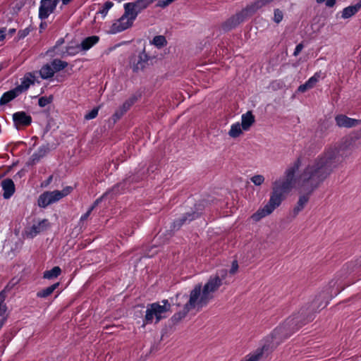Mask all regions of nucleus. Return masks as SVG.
<instances>
[{
  "instance_id": "obj_1",
  "label": "nucleus",
  "mask_w": 361,
  "mask_h": 361,
  "mask_svg": "<svg viewBox=\"0 0 361 361\" xmlns=\"http://www.w3.org/2000/svg\"><path fill=\"white\" fill-rule=\"evenodd\" d=\"M351 152V148L346 145L330 147L311 161L298 178L295 177V173L300 168V161L296 160L286 169L283 176L273 182L268 202L263 207L259 208L251 216V219L257 222L271 214L296 185L309 192L313 191Z\"/></svg>"
},
{
  "instance_id": "obj_2",
  "label": "nucleus",
  "mask_w": 361,
  "mask_h": 361,
  "mask_svg": "<svg viewBox=\"0 0 361 361\" xmlns=\"http://www.w3.org/2000/svg\"><path fill=\"white\" fill-rule=\"evenodd\" d=\"M351 152V148L346 145L330 147L311 161L298 178L295 177V173L300 168V161L296 160L286 169L283 176L273 182L268 202L263 207L259 208L251 216V219L257 222L271 214L296 185L309 192L313 191Z\"/></svg>"
},
{
  "instance_id": "obj_3",
  "label": "nucleus",
  "mask_w": 361,
  "mask_h": 361,
  "mask_svg": "<svg viewBox=\"0 0 361 361\" xmlns=\"http://www.w3.org/2000/svg\"><path fill=\"white\" fill-rule=\"evenodd\" d=\"M226 274V271H222L221 276L216 275L210 277L203 286L201 284L196 285L188 297L186 295L177 294L175 304L178 307H183V309L173 315L171 321L173 323L179 322L185 317L190 310H200L207 305L213 299L214 293L222 285V280Z\"/></svg>"
},
{
  "instance_id": "obj_4",
  "label": "nucleus",
  "mask_w": 361,
  "mask_h": 361,
  "mask_svg": "<svg viewBox=\"0 0 361 361\" xmlns=\"http://www.w3.org/2000/svg\"><path fill=\"white\" fill-rule=\"evenodd\" d=\"M171 302L168 300H163L160 302H153L148 305L142 326L145 324H157L161 319L166 318L171 312Z\"/></svg>"
},
{
  "instance_id": "obj_5",
  "label": "nucleus",
  "mask_w": 361,
  "mask_h": 361,
  "mask_svg": "<svg viewBox=\"0 0 361 361\" xmlns=\"http://www.w3.org/2000/svg\"><path fill=\"white\" fill-rule=\"evenodd\" d=\"M124 8L123 15L111 25L109 30L110 33L120 32L132 26L135 18V3H127L124 5Z\"/></svg>"
},
{
  "instance_id": "obj_6",
  "label": "nucleus",
  "mask_w": 361,
  "mask_h": 361,
  "mask_svg": "<svg viewBox=\"0 0 361 361\" xmlns=\"http://www.w3.org/2000/svg\"><path fill=\"white\" fill-rule=\"evenodd\" d=\"M34 80L35 76L31 73H27L23 78L20 85L3 94L0 99V106L7 104L23 92H25L31 85L34 84Z\"/></svg>"
},
{
  "instance_id": "obj_7",
  "label": "nucleus",
  "mask_w": 361,
  "mask_h": 361,
  "mask_svg": "<svg viewBox=\"0 0 361 361\" xmlns=\"http://www.w3.org/2000/svg\"><path fill=\"white\" fill-rule=\"evenodd\" d=\"M71 191V187H66L61 191L54 190L44 192L41 194L38 198V205L40 207L45 208L49 204H53L68 195Z\"/></svg>"
},
{
  "instance_id": "obj_8",
  "label": "nucleus",
  "mask_w": 361,
  "mask_h": 361,
  "mask_svg": "<svg viewBox=\"0 0 361 361\" xmlns=\"http://www.w3.org/2000/svg\"><path fill=\"white\" fill-rule=\"evenodd\" d=\"M134 182V177H129L123 180L122 183H117L113 186L110 190H107L103 194L99 199H101V202L106 199H113L116 195L119 194L121 190L125 188H128L131 183Z\"/></svg>"
},
{
  "instance_id": "obj_9",
  "label": "nucleus",
  "mask_w": 361,
  "mask_h": 361,
  "mask_svg": "<svg viewBox=\"0 0 361 361\" xmlns=\"http://www.w3.org/2000/svg\"><path fill=\"white\" fill-rule=\"evenodd\" d=\"M59 0H41L39 8V18L46 19L52 13L58 4Z\"/></svg>"
},
{
  "instance_id": "obj_10",
  "label": "nucleus",
  "mask_w": 361,
  "mask_h": 361,
  "mask_svg": "<svg viewBox=\"0 0 361 361\" xmlns=\"http://www.w3.org/2000/svg\"><path fill=\"white\" fill-rule=\"evenodd\" d=\"M49 227V222L47 219H43L30 227L26 228L25 234L28 238H33L37 234L46 231Z\"/></svg>"
},
{
  "instance_id": "obj_11",
  "label": "nucleus",
  "mask_w": 361,
  "mask_h": 361,
  "mask_svg": "<svg viewBox=\"0 0 361 361\" xmlns=\"http://www.w3.org/2000/svg\"><path fill=\"white\" fill-rule=\"evenodd\" d=\"M135 101V97H131L115 111V113L111 116V119L113 120L114 123L119 120L130 109V106L134 104Z\"/></svg>"
},
{
  "instance_id": "obj_12",
  "label": "nucleus",
  "mask_w": 361,
  "mask_h": 361,
  "mask_svg": "<svg viewBox=\"0 0 361 361\" xmlns=\"http://www.w3.org/2000/svg\"><path fill=\"white\" fill-rule=\"evenodd\" d=\"M13 121L15 126L19 128L20 126H27L32 122V117L25 111H18L13 114Z\"/></svg>"
},
{
  "instance_id": "obj_13",
  "label": "nucleus",
  "mask_w": 361,
  "mask_h": 361,
  "mask_svg": "<svg viewBox=\"0 0 361 361\" xmlns=\"http://www.w3.org/2000/svg\"><path fill=\"white\" fill-rule=\"evenodd\" d=\"M139 44H142L145 46V42L141 40L138 42ZM154 56H149L146 53V47H144L143 51L140 54L138 60L137 61V70L139 68L143 69L152 63Z\"/></svg>"
},
{
  "instance_id": "obj_14",
  "label": "nucleus",
  "mask_w": 361,
  "mask_h": 361,
  "mask_svg": "<svg viewBox=\"0 0 361 361\" xmlns=\"http://www.w3.org/2000/svg\"><path fill=\"white\" fill-rule=\"evenodd\" d=\"M322 78H323L322 72H316L304 84L300 85L298 87V91L300 92H305L307 90L313 88Z\"/></svg>"
},
{
  "instance_id": "obj_15",
  "label": "nucleus",
  "mask_w": 361,
  "mask_h": 361,
  "mask_svg": "<svg viewBox=\"0 0 361 361\" xmlns=\"http://www.w3.org/2000/svg\"><path fill=\"white\" fill-rule=\"evenodd\" d=\"M336 125L341 128H351L360 123L358 120L349 118L345 115H338L335 118Z\"/></svg>"
},
{
  "instance_id": "obj_16",
  "label": "nucleus",
  "mask_w": 361,
  "mask_h": 361,
  "mask_svg": "<svg viewBox=\"0 0 361 361\" xmlns=\"http://www.w3.org/2000/svg\"><path fill=\"white\" fill-rule=\"evenodd\" d=\"M49 149L47 145H42L41 146L37 152L34 153L31 157L30 158V160L27 162L28 165H35L37 162L39 161V160L46 156V154L48 153Z\"/></svg>"
},
{
  "instance_id": "obj_17",
  "label": "nucleus",
  "mask_w": 361,
  "mask_h": 361,
  "mask_svg": "<svg viewBox=\"0 0 361 361\" xmlns=\"http://www.w3.org/2000/svg\"><path fill=\"white\" fill-rule=\"evenodd\" d=\"M1 186L4 190L3 196L5 199L10 198L15 192V185L13 181L10 178L2 180Z\"/></svg>"
},
{
  "instance_id": "obj_18",
  "label": "nucleus",
  "mask_w": 361,
  "mask_h": 361,
  "mask_svg": "<svg viewBox=\"0 0 361 361\" xmlns=\"http://www.w3.org/2000/svg\"><path fill=\"white\" fill-rule=\"evenodd\" d=\"M255 121V116L250 111H247L245 114H243L241 116L240 125L242 126V128L244 129V131L249 130L251 126L254 124Z\"/></svg>"
},
{
  "instance_id": "obj_19",
  "label": "nucleus",
  "mask_w": 361,
  "mask_h": 361,
  "mask_svg": "<svg viewBox=\"0 0 361 361\" xmlns=\"http://www.w3.org/2000/svg\"><path fill=\"white\" fill-rule=\"evenodd\" d=\"M361 8V0L355 5L349 6L343 9L341 17L343 19H348L356 13H357Z\"/></svg>"
},
{
  "instance_id": "obj_20",
  "label": "nucleus",
  "mask_w": 361,
  "mask_h": 361,
  "mask_svg": "<svg viewBox=\"0 0 361 361\" xmlns=\"http://www.w3.org/2000/svg\"><path fill=\"white\" fill-rule=\"evenodd\" d=\"M308 201H309L308 195H300L298 201L293 209L294 216L298 215L299 214V212H301L304 209V207H305V205L307 204Z\"/></svg>"
},
{
  "instance_id": "obj_21",
  "label": "nucleus",
  "mask_w": 361,
  "mask_h": 361,
  "mask_svg": "<svg viewBox=\"0 0 361 361\" xmlns=\"http://www.w3.org/2000/svg\"><path fill=\"white\" fill-rule=\"evenodd\" d=\"M304 323L302 322L300 315H294L286 321V326L292 330L298 329Z\"/></svg>"
},
{
  "instance_id": "obj_22",
  "label": "nucleus",
  "mask_w": 361,
  "mask_h": 361,
  "mask_svg": "<svg viewBox=\"0 0 361 361\" xmlns=\"http://www.w3.org/2000/svg\"><path fill=\"white\" fill-rule=\"evenodd\" d=\"M99 39V37L95 35L85 38L80 44L82 50L86 51L90 49L92 46L98 42Z\"/></svg>"
},
{
  "instance_id": "obj_23",
  "label": "nucleus",
  "mask_w": 361,
  "mask_h": 361,
  "mask_svg": "<svg viewBox=\"0 0 361 361\" xmlns=\"http://www.w3.org/2000/svg\"><path fill=\"white\" fill-rule=\"evenodd\" d=\"M244 129L242 128V126L239 122L233 123L231 126V128L228 131V135L232 138H236L243 134Z\"/></svg>"
},
{
  "instance_id": "obj_24",
  "label": "nucleus",
  "mask_w": 361,
  "mask_h": 361,
  "mask_svg": "<svg viewBox=\"0 0 361 361\" xmlns=\"http://www.w3.org/2000/svg\"><path fill=\"white\" fill-rule=\"evenodd\" d=\"M54 71L53 66L49 64H45L39 71V74L42 78L48 79L54 76Z\"/></svg>"
},
{
  "instance_id": "obj_25",
  "label": "nucleus",
  "mask_w": 361,
  "mask_h": 361,
  "mask_svg": "<svg viewBox=\"0 0 361 361\" xmlns=\"http://www.w3.org/2000/svg\"><path fill=\"white\" fill-rule=\"evenodd\" d=\"M167 44L166 37L164 35L155 36L152 41L149 42V46L154 45L158 49L165 47Z\"/></svg>"
},
{
  "instance_id": "obj_26",
  "label": "nucleus",
  "mask_w": 361,
  "mask_h": 361,
  "mask_svg": "<svg viewBox=\"0 0 361 361\" xmlns=\"http://www.w3.org/2000/svg\"><path fill=\"white\" fill-rule=\"evenodd\" d=\"M61 272V269L59 267H54L50 270L45 271L43 274V277L47 279H52L58 277Z\"/></svg>"
},
{
  "instance_id": "obj_27",
  "label": "nucleus",
  "mask_w": 361,
  "mask_h": 361,
  "mask_svg": "<svg viewBox=\"0 0 361 361\" xmlns=\"http://www.w3.org/2000/svg\"><path fill=\"white\" fill-rule=\"evenodd\" d=\"M59 286V283H56L44 289L37 292V296L39 298H47L50 295L54 290Z\"/></svg>"
},
{
  "instance_id": "obj_28",
  "label": "nucleus",
  "mask_w": 361,
  "mask_h": 361,
  "mask_svg": "<svg viewBox=\"0 0 361 361\" xmlns=\"http://www.w3.org/2000/svg\"><path fill=\"white\" fill-rule=\"evenodd\" d=\"M54 72L60 71L68 66V63L60 59H54L51 62Z\"/></svg>"
},
{
  "instance_id": "obj_29",
  "label": "nucleus",
  "mask_w": 361,
  "mask_h": 361,
  "mask_svg": "<svg viewBox=\"0 0 361 361\" xmlns=\"http://www.w3.org/2000/svg\"><path fill=\"white\" fill-rule=\"evenodd\" d=\"M250 181L255 186H261L265 181V178L263 175L255 174L250 178Z\"/></svg>"
},
{
  "instance_id": "obj_30",
  "label": "nucleus",
  "mask_w": 361,
  "mask_h": 361,
  "mask_svg": "<svg viewBox=\"0 0 361 361\" xmlns=\"http://www.w3.org/2000/svg\"><path fill=\"white\" fill-rule=\"evenodd\" d=\"M6 299V289L0 292V316L4 314L6 311V306L4 303Z\"/></svg>"
},
{
  "instance_id": "obj_31",
  "label": "nucleus",
  "mask_w": 361,
  "mask_h": 361,
  "mask_svg": "<svg viewBox=\"0 0 361 361\" xmlns=\"http://www.w3.org/2000/svg\"><path fill=\"white\" fill-rule=\"evenodd\" d=\"M101 202V199H97L94 204L92 205V207L88 209V211L84 214L81 218H80V221H85L88 217L90 215L92 211Z\"/></svg>"
},
{
  "instance_id": "obj_32",
  "label": "nucleus",
  "mask_w": 361,
  "mask_h": 361,
  "mask_svg": "<svg viewBox=\"0 0 361 361\" xmlns=\"http://www.w3.org/2000/svg\"><path fill=\"white\" fill-rule=\"evenodd\" d=\"M283 18V11H281L280 9H279V8L274 9L273 20L276 23L279 24V23H280L282 21Z\"/></svg>"
},
{
  "instance_id": "obj_33",
  "label": "nucleus",
  "mask_w": 361,
  "mask_h": 361,
  "mask_svg": "<svg viewBox=\"0 0 361 361\" xmlns=\"http://www.w3.org/2000/svg\"><path fill=\"white\" fill-rule=\"evenodd\" d=\"M197 216V214H195V213L192 214V217H190V216H191V215H190V214H188V217H190V218H188V220H189V221H191V220L194 219L195 218V216ZM187 220H188V217H187V216H184V217H183L182 219H179L178 221H175V222L173 223V227H174V228H176V227H177L178 228H180V226H181V225H182V224H183L185 221H187Z\"/></svg>"
},
{
  "instance_id": "obj_34",
  "label": "nucleus",
  "mask_w": 361,
  "mask_h": 361,
  "mask_svg": "<svg viewBox=\"0 0 361 361\" xmlns=\"http://www.w3.org/2000/svg\"><path fill=\"white\" fill-rule=\"evenodd\" d=\"M52 102V97L50 96L49 97H42L38 100V104L41 107H44L47 104H50Z\"/></svg>"
},
{
  "instance_id": "obj_35",
  "label": "nucleus",
  "mask_w": 361,
  "mask_h": 361,
  "mask_svg": "<svg viewBox=\"0 0 361 361\" xmlns=\"http://www.w3.org/2000/svg\"><path fill=\"white\" fill-rule=\"evenodd\" d=\"M99 111V107L94 108L92 111H90L88 114H85V118L86 120H90L94 118Z\"/></svg>"
},
{
  "instance_id": "obj_36",
  "label": "nucleus",
  "mask_w": 361,
  "mask_h": 361,
  "mask_svg": "<svg viewBox=\"0 0 361 361\" xmlns=\"http://www.w3.org/2000/svg\"><path fill=\"white\" fill-rule=\"evenodd\" d=\"M114 4L111 1H106L104 6L102 9L99 11L102 15L106 16L108 13V11L113 6Z\"/></svg>"
},
{
  "instance_id": "obj_37",
  "label": "nucleus",
  "mask_w": 361,
  "mask_h": 361,
  "mask_svg": "<svg viewBox=\"0 0 361 361\" xmlns=\"http://www.w3.org/2000/svg\"><path fill=\"white\" fill-rule=\"evenodd\" d=\"M284 328L285 327H279V328H277L276 329H275L274 333L275 342H274V343H273L271 345V347H273L274 345H277L279 343L278 338L280 337V334L282 333V329Z\"/></svg>"
},
{
  "instance_id": "obj_38",
  "label": "nucleus",
  "mask_w": 361,
  "mask_h": 361,
  "mask_svg": "<svg viewBox=\"0 0 361 361\" xmlns=\"http://www.w3.org/2000/svg\"><path fill=\"white\" fill-rule=\"evenodd\" d=\"M30 32V30L29 27H27L24 30H20L18 31V39H23L24 37H25Z\"/></svg>"
},
{
  "instance_id": "obj_39",
  "label": "nucleus",
  "mask_w": 361,
  "mask_h": 361,
  "mask_svg": "<svg viewBox=\"0 0 361 361\" xmlns=\"http://www.w3.org/2000/svg\"><path fill=\"white\" fill-rule=\"evenodd\" d=\"M325 0H317V2L319 4H322L324 2ZM336 4V0H326V6L328 7H332Z\"/></svg>"
},
{
  "instance_id": "obj_40",
  "label": "nucleus",
  "mask_w": 361,
  "mask_h": 361,
  "mask_svg": "<svg viewBox=\"0 0 361 361\" xmlns=\"http://www.w3.org/2000/svg\"><path fill=\"white\" fill-rule=\"evenodd\" d=\"M238 264L237 261H233L232 263V265H231V268L229 271L230 274H235L236 271H238Z\"/></svg>"
},
{
  "instance_id": "obj_41",
  "label": "nucleus",
  "mask_w": 361,
  "mask_h": 361,
  "mask_svg": "<svg viewBox=\"0 0 361 361\" xmlns=\"http://www.w3.org/2000/svg\"><path fill=\"white\" fill-rule=\"evenodd\" d=\"M302 49H303V45H302V44H301V43H300V44H298L296 46L295 49V51H294V52H293V55H294L295 56H298V55L301 52V51L302 50Z\"/></svg>"
},
{
  "instance_id": "obj_42",
  "label": "nucleus",
  "mask_w": 361,
  "mask_h": 361,
  "mask_svg": "<svg viewBox=\"0 0 361 361\" xmlns=\"http://www.w3.org/2000/svg\"><path fill=\"white\" fill-rule=\"evenodd\" d=\"M130 67L133 70V72L135 71V63L134 62V58L133 57H132L130 59Z\"/></svg>"
},
{
  "instance_id": "obj_43",
  "label": "nucleus",
  "mask_w": 361,
  "mask_h": 361,
  "mask_svg": "<svg viewBox=\"0 0 361 361\" xmlns=\"http://www.w3.org/2000/svg\"><path fill=\"white\" fill-rule=\"evenodd\" d=\"M5 31H6L5 28H2L0 30V42L1 40H3L5 37Z\"/></svg>"
},
{
  "instance_id": "obj_44",
  "label": "nucleus",
  "mask_w": 361,
  "mask_h": 361,
  "mask_svg": "<svg viewBox=\"0 0 361 361\" xmlns=\"http://www.w3.org/2000/svg\"><path fill=\"white\" fill-rule=\"evenodd\" d=\"M52 178H53V176H50L48 178L47 180V183H46V185H49V184L51 182Z\"/></svg>"
},
{
  "instance_id": "obj_45",
  "label": "nucleus",
  "mask_w": 361,
  "mask_h": 361,
  "mask_svg": "<svg viewBox=\"0 0 361 361\" xmlns=\"http://www.w3.org/2000/svg\"><path fill=\"white\" fill-rule=\"evenodd\" d=\"M5 320H6L5 318H3L2 319L0 320V329L3 326V325H4V322H5Z\"/></svg>"
},
{
  "instance_id": "obj_46",
  "label": "nucleus",
  "mask_w": 361,
  "mask_h": 361,
  "mask_svg": "<svg viewBox=\"0 0 361 361\" xmlns=\"http://www.w3.org/2000/svg\"><path fill=\"white\" fill-rule=\"evenodd\" d=\"M72 0H62V4L63 5H67L68 4H69Z\"/></svg>"
},
{
  "instance_id": "obj_47",
  "label": "nucleus",
  "mask_w": 361,
  "mask_h": 361,
  "mask_svg": "<svg viewBox=\"0 0 361 361\" xmlns=\"http://www.w3.org/2000/svg\"><path fill=\"white\" fill-rule=\"evenodd\" d=\"M15 32H16V29H13H13H10V30H8V33H9L11 35H12Z\"/></svg>"
},
{
  "instance_id": "obj_48",
  "label": "nucleus",
  "mask_w": 361,
  "mask_h": 361,
  "mask_svg": "<svg viewBox=\"0 0 361 361\" xmlns=\"http://www.w3.org/2000/svg\"><path fill=\"white\" fill-rule=\"evenodd\" d=\"M63 42V39H59L57 43H56V45H59L61 44H62Z\"/></svg>"
},
{
  "instance_id": "obj_49",
  "label": "nucleus",
  "mask_w": 361,
  "mask_h": 361,
  "mask_svg": "<svg viewBox=\"0 0 361 361\" xmlns=\"http://www.w3.org/2000/svg\"><path fill=\"white\" fill-rule=\"evenodd\" d=\"M173 300H174L173 298H171V302H173Z\"/></svg>"
}]
</instances>
